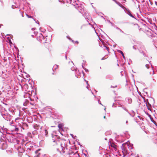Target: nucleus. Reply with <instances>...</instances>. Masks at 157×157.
Masks as SVG:
<instances>
[{
	"instance_id": "16",
	"label": "nucleus",
	"mask_w": 157,
	"mask_h": 157,
	"mask_svg": "<svg viewBox=\"0 0 157 157\" xmlns=\"http://www.w3.org/2000/svg\"><path fill=\"white\" fill-rule=\"evenodd\" d=\"M75 152L72 151V150L70 151L68 153V154L70 155V156L69 157H72L74 155V154H75Z\"/></svg>"
},
{
	"instance_id": "41",
	"label": "nucleus",
	"mask_w": 157,
	"mask_h": 157,
	"mask_svg": "<svg viewBox=\"0 0 157 157\" xmlns=\"http://www.w3.org/2000/svg\"><path fill=\"white\" fill-rule=\"evenodd\" d=\"M151 121H152V122H153L154 124H155L156 123V122H155V121H153L151 120Z\"/></svg>"
},
{
	"instance_id": "13",
	"label": "nucleus",
	"mask_w": 157,
	"mask_h": 157,
	"mask_svg": "<svg viewBox=\"0 0 157 157\" xmlns=\"http://www.w3.org/2000/svg\"><path fill=\"white\" fill-rule=\"evenodd\" d=\"M125 12L128 14L130 17H132L134 18V16L131 13L130 11L129 10L126 8L124 10Z\"/></svg>"
},
{
	"instance_id": "54",
	"label": "nucleus",
	"mask_w": 157,
	"mask_h": 157,
	"mask_svg": "<svg viewBox=\"0 0 157 157\" xmlns=\"http://www.w3.org/2000/svg\"><path fill=\"white\" fill-rule=\"evenodd\" d=\"M104 59V57L102 58L101 59V60H103V59Z\"/></svg>"
},
{
	"instance_id": "35",
	"label": "nucleus",
	"mask_w": 157,
	"mask_h": 157,
	"mask_svg": "<svg viewBox=\"0 0 157 157\" xmlns=\"http://www.w3.org/2000/svg\"><path fill=\"white\" fill-rule=\"evenodd\" d=\"M103 45L104 46V47H105L106 49H107V50L108 51H109V48L107 47H106L105 45H104L103 44Z\"/></svg>"
},
{
	"instance_id": "19",
	"label": "nucleus",
	"mask_w": 157,
	"mask_h": 157,
	"mask_svg": "<svg viewBox=\"0 0 157 157\" xmlns=\"http://www.w3.org/2000/svg\"><path fill=\"white\" fill-rule=\"evenodd\" d=\"M117 4L119 6L121 7V8L124 9V10L126 8L124 6H122V4L120 3L119 2H118L117 3Z\"/></svg>"
},
{
	"instance_id": "26",
	"label": "nucleus",
	"mask_w": 157,
	"mask_h": 157,
	"mask_svg": "<svg viewBox=\"0 0 157 157\" xmlns=\"http://www.w3.org/2000/svg\"><path fill=\"white\" fill-rule=\"evenodd\" d=\"M5 131H3L2 129L0 128V132L2 133L3 134V133H4Z\"/></svg>"
},
{
	"instance_id": "4",
	"label": "nucleus",
	"mask_w": 157,
	"mask_h": 157,
	"mask_svg": "<svg viewBox=\"0 0 157 157\" xmlns=\"http://www.w3.org/2000/svg\"><path fill=\"white\" fill-rule=\"evenodd\" d=\"M48 127H47L45 125L43 126L40 129V132L43 135L47 136L48 133Z\"/></svg>"
},
{
	"instance_id": "58",
	"label": "nucleus",
	"mask_w": 157,
	"mask_h": 157,
	"mask_svg": "<svg viewBox=\"0 0 157 157\" xmlns=\"http://www.w3.org/2000/svg\"><path fill=\"white\" fill-rule=\"evenodd\" d=\"M150 74H151V72H150Z\"/></svg>"
},
{
	"instance_id": "51",
	"label": "nucleus",
	"mask_w": 157,
	"mask_h": 157,
	"mask_svg": "<svg viewBox=\"0 0 157 157\" xmlns=\"http://www.w3.org/2000/svg\"><path fill=\"white\" fill-rule=\"evenodd\" d=\"M128 121H126V124H128Z\"/></svg>"
},
{
	"instance_id": "14",
	"label": "nucleus",
	"mask_w": 157,
	"mask_h": 157,
	"mask_svg": "<svg viewBox=\"0 0 157 157\" xmlns=\"http://www.w3.org/2000/svg\"><path fill=\"white\" fill-rule=\"evenodd\" d=\"M125 101L126 102L128 103V104H131L132 102V99L129 97L126 98Z\"/></svg>"
},
{
	"instance_id": "44",
	"label": "nucleus",
	"mask_w": 157,
	"mask_h": 157,
	"mask_svg": "<svg viewBox=\"0 0 157 157\" xmlns=\"http://www.w3.org/2000/svg\"><path fill=\"white\" fill-rule=\"evenodd\" d=\"M90 86H88V85H87V86H86V88H87L88 89H89V87Z\"/></svg>"
},
{
	"instance_id": "20",
	"label": "nucleus",
	"mask_w": 157,
	"mask_h": 157,
	"mask_svg": "<svg viewBox=\"0 0 157 157\" xmlns=\"http://www.w3.org/2000/svg\"><path fill=\"white\" fill-rule=\"evenodd\" d=\"M40 149H38L37 150H36L35 151V153L36 155V157H38L40 155V153L38 152L39 151H40Z\"/></svg>"
},
{
	"instance_id": "25",
	"label": "nucleus",
	"mask_w": 157,
	"mask_h": 157,
	"mask_svg": "<svg viewBox=\"0 0 157 157\" xmlns=\"http://www.w3.org/2000/svg\"><path fill=\"white\" fill-rule=\"evenodd\" d=\"M136 48H138V44L136 45H135L133 47V48L135 50H136Z\"/></svg>"
},
{
	"instance_id": "24",
	"label": "nucleus",
	"mask_w": 157,
	"mask_h": 157,
	"mask_svg": "<svg viewBox=\"0 0 157 157\" xmlns=\"http://www.w3.org/2000/svg\"><path fill=\"white\" fill-rule=\"evenodd\" d=\"M58 126L59 127V128L60 129H61L63 127V124H58Z\"/></svg>"
},
{
	"instance_id": "1",
	"label": "nucleus",
	"mask_w": 157,
	"mask_h": 157,
	"mask_svg": "<svg viewBox=\"0 0 157 157\" xmlns=\"http://www.w3.org/2000/svg\"><path fill=\"white\" fill-rule=\"evenodd\" d=\"M52 138L51 140L52 145L53 146L57 145L59 147L57 148V150L60 153H65V150L69 148L70 144L69 140H67L61 139L59 136L55 134L52 135Z\"/></svg>"
},
{
	"instance_id": "28",
	"label": "nucleus",
	"mask_w": 157,
	"mask_h": 157,
	"mask_svg": "<svg viewBox=\"0 0 157 157\" xmlns=\"http://www.w3.org/2000/svg\"><path fill=\"white\" fill-rule=\"evenodd\" d=\"M116 29L117 30H119V31H120L121 32L123 33H124V32L123 31H122L119 28H118V27H117L116 28Z\"/></svg>"
},
{
	"instance_id": "36",
	"label": "nucleus",
	"mask_w": 157,
	"mask_h": 157,
	"mask_svg": "<svg viewBox=\"0 0 157 157\" xmlns=\"http://www.w3.org/2000/svg\"><path fill=\"white\" fill-rule=\"evenodd\" d=\"M26 16H27V17H28V18H32V17L31 16H30L29 15H28V14H26Z\"/></svg>"
},
{
	"instance_id": "42",
	"label": "nucleus",
	"mask_w": 157,
	"mask_h": 157,
	"mask_svg": "<svg viewBox=\"0 0 157 157\" xmlns=\"http://www.w3.org/2000/svg\"><path fill=\"white\" fill-rule=\"evenodd\" d=\"M122 56L123 57V58L124 59H125V56H124V53L123 54H122Z\"/></svg>"
},
{
	"instance_id": "2",
	"label": "nucleus",
	"mask_w": 157,
	"mask_h": 157,
	"mask_svg": "<svg viewBox=\"0 0 157 157\" xmlns=\"http://www.w3.org/2000/svg\"><path fill=\"white\" fill-rule=\"evenodd\" d=\"M23 146H25V148L29 151L32 150L34 144L31 142H27L23 139L21 143Z\"/></svg>"
},
{
	"instance_id": "23",
	"label": "nucleus",
	"mask_w": 157,
	"mask_h": 157,
	"mask_svg": "<svg viewBox=\"0 0 157 157\" xmlns=\"http://www.w3.org/2000/svg\"><path fill=\"white\" fill-rule=\"evenodd\" d=\"M58 67V65H55L52 68V70L53 71L56 70V69Z\"/></svg>"
},
{
	"instance_id": "33",
	"label": "nucleus",
	"mask_w": 157,
	"mask_h": 157,
	"mask_svg": "<svg viewBox=\"0 0 157 157\" xmlns=\"http://www.w3.org/2000/svg\"><path fill=\"white\" fill-rule=\"evenodd\" d=\"M1 128L2 129L3 131H6V128H4V127H3V128H2V127H1Z\"/></svg>"
},
{
	"instance_id": "17",
	"label": "nucleus",
	"mask_w": 157,
	"mask_h": 157,
	"mask_svg": "<svg viewBox=\"0 0 157 157\" xmlns=\"http://www.w3.org/2000/svg\"><path fill=\"white\" fill-rule=\"evenodd\" d=\"M0 141L1 142H4V141H6V139L4 136H1L0 138Z\"/></svg>"
},
{
	"instance_id": "38",
	"label": "nucleus",
	"mask_w": 157,
	"mask_h": 157,
	"mask_svg": "<svg viewBox=\"0 0 157 157\" xmlns=\"http://www.w3.org/2000/svg\"><path fill=\"white\" fill-rule=\"evenodd\" d=\"M84 80L86 82L87 85H88V86H90V85L88 84V81H86L85 79H84Z\"/></svg>"
},
{
	"instance_id": "21",
	"label": "nucleus",
	"mask_w": 157,
	"mask_h": 157,
	"mask_svg": "<svg viewBox=\"0 0 157 157\" xmlns=\"http://www.w3.org/2000/svg\"><path fill=\"white\" fill-rule=\"evenodd\" d=\"M72 157H79V155L77 152H75V154H74V155Z\"/></svg>"
},
{
	"instance_id": "30",
	"label": "nucleus",
	"mask_w": 157,
	"mask_h": 157,
	"mask_svg": "<svg viewBox=\"0 0 157 157\" xmlns=\"http://www.w3.org/2000/svg\"><path fill=\"white\" fill-rule=\"evenodd\" d=\"M22 153L18 152V155L20 157H21L22 155Z\"/></svg>"
},
{
	"instance_id": "59",
	"label": "nucleus",
	"mask_w": 157,
	"mask_h": 157,
	"mask_svg": "<svg viewBox=\"0 0 157 157\" xmlns=\"http://www.w3.org/2000/svg\"><path fill=\"white\" fill-rule=\"evenodd\" d=\"M77 77L78 78H79V76H77Z\"/></svg>"
},
{
	"instance_id": "40",
	"label": "nucleus",
	"mask_w": 157,
	"mask_h": 157,
	"mask_svg": "<svg viewBox=\"0 0 157 157\" xmlns=\"http://www.w3.org/2000/svg\"><path fill=\"white\" fill-rule=\"evenodd\" d=\"M117 85H116L115 86H111V87H113V88H114L115 87H117Z\"/></svg>"
},
{
	"instance_id": "8",
	"label": "nucleus",
	"mask_w": 157,
	"mask_h": 157,
	"mask_svg": "<svg viewBox=\"0 0 157 157\" xmlns=\"http://www.w3.org/2000/svg\"><path fill=\"white\" fill-rule=\"evenodd\" d=\"M0 112L1 113L2 116L3 117L5 116L6 114H7V113H8L4 108H2L0 110Z\"/></svg>"
},
{
	"instance_id": "55",
	"label": "nucleus",
	"mask_w": 157,
	"mask_h": 157,
	"mask_svg": "<svg viewBox=\"0 0 157 157\" xmlns=\"http://www.w3.org/2000/svg\"><path fill=\"white\" fill-rule=\"evenodd\" d=\"M104 118H105V116H104Z\"/></svg>"
},
{
	"instance_id": "10",
	"label": "nucleus",
	"mask_w": 157,
	"mask_h": 157,
	"mask_svg": "<svg viewBox=\"0 0 157 157\" xmlns=\"http://www.w3.org/2000/svg\"><path fill=\"white\" fill-rule=\"evenodd\" d=\"M42 123H40V124H34L33 125V127L36 130H38L39 128H41V127H42Z\"/></svg>"
},
{
	"instance_id": "60",
	"label": "nucleus",
	"mask_w": 157,
	"mask_h": 157,
	"mask_svg": "<svg viewBox=\"0 0 157 157\" xmlns=\"http://www.w3.org/2000/svg\"><path fill=\"white\" fill-rule=\"evenodd\" d=\"M19 116H20V113H19Z\"/></svg>"
},
{
	"instance_id": "18",
	"label": "nucleus",
	"mask_w": 157,
	"mask_h": 157,
	"mask_svg": "<svg viewBox=\"0 0 157 157\" xmlns=\"http://www.w3.org/2000/svg\"><path fill=\"white\" fill-rule=\"evenodd\" d=\"M123 145H124L123 144L122 145V146H121V148L122 150V152L123 153H125L126 152V150L125 149V148L124 147Z\"/></svg>"
},
{
	"instance_id": "22",
	"label": "nucleus",
	"mask_w": 157,
	"mask_h": 157,
	"mask_svg": "<svg viewBox=\"0 0 157 157\" xmlns=\"http://www.w3.org/2000/svg\"><path fill=\"white\" fill-rule=\"evenodd\" d=\"M39 36L40 37V40H41L42 39H44V36L41 33H40L39 34Z\"/></svg>"
},
{
	"instance_id": "49",
	"label": "nucleus",
	"mask_w": 157,
	"mask_h": 157,
	"mask_svg": "<svg viewBox=\"0 0 157 157\" xmlns=\"http://www.w3.org/2000/svg\"><path fill=\"white\" fill-rule=\"evenodd\" d=\"M152 74H154V71H153L152 69Z\"/></svg>"
},
{
	"instance_id": "39",
	"label": "nucleus",
	"mask_w": 157,
	"mask_h": 157,
	"mask_svg": "<svg viewBox=\"0 0 157 157\" xmlns=\"http://www.w3.org/2000/svg\"><path fill=\"white\" fill-rule=\"evenodd\" d=\"M112 0L113 1H114L117 4V3L118 2H117V1H116V0Z\"/></svg>"
},
{
	"instance_id": "15",
	"label": "nucleus",
	"mask_w": 157,
	"mask_h": 157,
	"mask_svg": "<svg viewBox=\"0 0 157 157\" xmlns=\"http://www.w3.org/2000/svg\"><path fill=\"white\" fill-rule=\"evenodd\" d=\"M111 147H113L114 148V149L115 151L117 150V145L114 143H112L111 144Z\"/></svg>"
},
{
	"instance_id": "47",
	"label": "nucleus",
	"mask_w": 157,
	"mask_h": 157,
	"mask_svg": "<svg viewBox=\"0 0 157 157\" xmlns=\"http://www.w3.org/2000/svg\"><path fill=\"white\" fill-rule=\"evenodd\" d=\"M24 124V125H25V126H27V127L28 126V125H27L26 124Z\"/></svg>"
},
{
	"instance_id": "56",
	"label": "nucleus",
	"mask_w": 157,
	"mask_h": 157,
	"mask_svg": "<svg viewBox=\"0 0 157 157\" xmlns=\"http://www.w3.org/2000/svg\"><path fill=\"white\" fill-rule=\"evenodd\" d=\"M12 8H14V7H13V5L12 6Z\"/></svg>"
},
{
	"instance_id": "57",
	"label": "nucleus",
	"mask_w": 157,
	"mask_h": 157,
	"mask_svg": "<svg viewBox=\"0 0 157 157\" xmlns=\"http://www.w3.org/2000/svg\"><path fill=\"white\" fill-rule=\"evenodd\" d=\"M108 76H106V78H108Z\"/></svg>"
},
{
	"instance_id": "9",
	"label": "nucleus",
	"mask_w": 157,
	"mask_h": 157,
	"mask_svg": "<svg viewBox=\"0 0 157 157\" xmlns=\"http://www.w3.org/2000/svg\"><path fill=\"white\" fill-rule=\"evenodd\" d=\"M12 116L11 115L9 114L8 113L6 114L3 118L7 121H10L11 119Z\"/></svg>"
},
{
	"instance_id": "12",
	"label": "nucleus",
	"mask_w": 157,
	"mask_h": 157,
	"mask_svg": "<svg viewBox=\"0 0 157 157\" xmlns=\"http://www.w3.org/2000/svg\"><path fill=\"white\" fill-rule=\"evenodd\" d=\"M116 102L117 104H118L119 106L121 107L122 109H123L126 111H127V110L126 107L122 104L121 103L120 101H116Z\"/></svg>"
},
{
	"instance_id": "43",
	"label": "nucleus",
	"mask_w": 157,
	"mask_h": 157,
	"mask_svg": "<svg viewBox=\"0 0 157 157\" xmlns=\"http://www.w3.org/2000/svg\"><path fill=\"white\" fill-rule=\"evenodd\" d=\"M113 107H116V106L115 105V104L114 103H113Z\"/></svg>"
},
{
	"instance_id": "53",
	"label": "nucleus",
	"mask_w": 157,
	"mask_h": 157,
	"mask_svg": "<svg viewBox=\"0 0 157 157\" xmlns=\"http://www.w3.org/2000/svg\"><path fill=\"white\" fill-rule=\"evenodd\" d=\"M76 43H77L78 44V41H76Z\"/></svg>"
},
{
	"instance_id": "3",
	"label": "nucleus",
	"mask_w": 157,
	"mask_h": 157,
	"mask_svg": "<svg viewBox=\"0 0 157 157\" xmlns=\"http://www.w3.org/2000/svg\"><path fill=\"white\" fill-rule=\"evenodd\" d=\"M138 49L140 53L142 54L144 56H146L147 52L143 45L142 44H138Z\"/></svg>"
},
{
	"instance_id": "7",
	"label": "nucleus",
	"mask_w": 157,
	"mask_h": 157,
	"mask_svg": "<svg viewBox=\"0 0 157 157\" xmlns=\"http://www.w3.org/2000/svg\"><path fill=\"white\" fill-rule=\"evenodd\" d=\"M140 101H141L140 99H139L138 100V102L139 103V105L140 107H142L143 106H145V105H147V103L144 101V99L143 100V101H142L141 103L140 102Z\"/></svg>"
},
{
	"instance_id": "48",
	"label": "nucleus",
	"mask_w": 157,
	"mask_h": 157,
	"mask_svg": "<svg viewBox=\"0 0 157 157\" xmlns=\"http://www.w3.org/2000/svg\"><path fill=\"white\" fill-rule=\"evenodd\" d=\"M7 140H8V141L10 142H12V141L11 140H10V141H9V140H8V139H7Z\"/></svg>"
},
{
	"instance_id": "45",
	"label": "nucleus",
	"mask_w": 157,
	"mask_h": 157,
	"mask_svg": "<svg viewBox=\"0 0 157 157\" xmlns=\"http://www.w3.org/2000/svg\"><path fill=\"white\" fill-rule=\"evenodd\" d=\"M20 119V118H19L18 117H17L16 118L15 120H18V119Z\"/></svg>"
},
{
	"instance_id": "27",
	"label": "nucleus",
	"mask_w": 157,
	"mask_h": 157,
	"mask_svg": "<svg viewBox=\"0 0 157 157\" xmlns=\"http://www.w3.org/2000/svg\"><path fill=\"white\" fill-rule=\"evenodd\" d=\"M117 52H119V53H121V55L122 54H123V52L121 51V50H117Z\"/></svg>"
},
{
	"instance_id": "5",
	"label": "nucleus",
	"mask_w": 157,
	"mask_h": 157,
	"mask_svg": "<svg viewBox=\"0 0 157 157\" xmlns=\"http://www.w3.org/2000/svg\"><path fill=\"white\" fill-rule=\"evenodd\" d=\"M70 3L72 4L74 6H75V8L79 10V11L80 13H82V11H83V9L82 8V7L81 6H78L76 7V6L78 5V4L76 3V2H73V3L72 0H71Z\"/></svg>"
},
{
	"instance_id": "52",
	"label": "nucleus",
	"mask_w": 157,
	"mask_h": 157,
	"mask_svg": "<svg viewBox=\"0 0 157 157\" xmlns=\"http://www.w3.org/2000/svg\"><path fill=\"white\" fill-rule=\"evenodd\" d=\"M65 58L66 59H67V56L66 55L65 56Z\"/></svg>"
},
{
	"instance_id": "50",
	"label": "nucleus",
	"mask_w": 157,
	"mask_h": 157,
	"mask_svg": "<svg viewBox=\"0 0 157 157\" xmlns=\"http://www.w3.org/2000/svg\"><path fill=\"white\" fill-rule=\"evenodd\" d=\"M36 23L39 24V22L38 21H37V22H36Z\"/></svg>"
},
{
	"instance_id": "11",
	"label": "nucleus",
	"mask_w": 157,
	"mask_h": 157,
	"mask_svg": "<svg viewBox=\"0 0 157 157\" xmlns=\"http://www.w3.org/2000/svg\"><path fill=\"white\" fill-rule=\"evenodd\" d=\"M25 146H22V147H21V146H20L19 147H18L17 148V150L18 152H20V153H23L24 152L25 150V148H24V147L25 148Z\"/></svg>"
},
{
	"instance_id": "46",
	"label": "nucleus",
	"mask_w": 157,
	"mask_h": 157,
	"mask_svg": "<svg viewBox=\"0 0 157 157\" xmlns=\"http://www.w3.org/2000/svg\"><path fill=\"white\" fill-rule=\"evenodd\" d=\"M98 103L100 104H101V105H102V104L100 102V101L99 100H98Z\"/></svg>"
},
{
	"instance_id": "31",
	"label": "nucleus",
	"mask_w": 157,
	"mask_h": 157,
	"mask_svg": "<svg viewBox=\"0 0 157 157\" xmlns=\"http://www.w3.org/2000/svg\"><path fill=\"white\" fill-rule=\"evenodd\" d=\"M82 67H83V68L84 69V70H85V71L86 72H88V70L87 69H86V68H84L83 67V66H82Z\"/></svg>"
},
{
	"instance_id": "34",
	"label": "nucleus",
	"mask_w": 157,
	"mask_h": 157,
	"mask_svg": "<svg viewBox=\"0 0 157 157\" xmlns=\"http://www.w3.org/2000/svg\"><path fill=\"white\" fill-rule=\"evenodd\" d=\"M40 30L42 32H44V31H45V30L44 29H43L42 28H40Z\"/></svg>"
},
{
	"instance_id": "6",
	"label": "nucleus",
	"mask_w": 157,
	"mask_h": 157,
	"mask_svg": "<svg viewBox=\"0 0 157 157\" xmlns=\"http://www.w3.org/2000/svg\"><path fill=\"white\" fill-rule=\"evenodd\" d=\"M7 147L6 141L0 142V147L2 149H6Z\"/></svg>"
},
{
	"instance_id": "29",
	"label": "nucleus",
	"mask_w": 157,
	"mask_h": 157,
	"mask_svg": "<svg viewBox=\"0 0 157 157\" xmlns=\"http://www.w3.org/2000/svg\"><path fill=\"white\" fill-rule=\"evenodd\" d=\"M107 133H108L109 134H111V132L110 131L109 132H107L105 133V134L106 135H107Z\"/></svg>"
},
{
	"instance_id": "37",
	"label": "nucleus",
	"mask_w": 157,
	"mask_h": 157,
	"mask_svg": "<svg viewBox=\"0 0 157 157\" xmlns=\"http://www.w3.org/2000/svg\"><path fill=\"white\" fill-rule=\"evenodd\" d=\"M147 115L149 117H150L151 119V116L148 113H147Z\"/></svg>"
},
{
	"instance_id": "32",
	"label": "nucleus",
	"mask_w": 157,
	"mask_h": 157,
	"mask_svg": "<svg viewBox=\"0 0 157 157\" xmlns=\"http://www.w3.org/2000/svg\"><path fill=\"white\" fill-rule=\"evenodd\" d=\"M145 66L147 68H149V67H150V65L149 64H146Z\"/></svg>"
}]
</instances>
